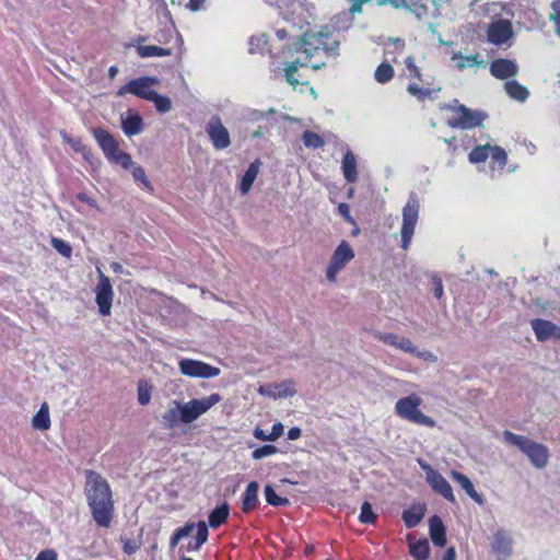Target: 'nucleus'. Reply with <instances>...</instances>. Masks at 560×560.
<instances>
[{"mask_svg":"<svg viewBox=\"0 0 560 560\" xmlns=\"http://www.w3.org/2000/svg\"><path fill=\"white\" fill-rule=\"evenodd\" d=\"M195 527L197 528L195 540L203 545L207 541L209 535L207 524L203 521H200L197 525H195Z\"/></svg>","mask_w":560,"mask_h":560,"instance_id":"56","label":"nucleus"},{"mask_svg":"<svg viewBox=\"0 0 560 560\" xmlns=\"http://www.w3.org/2000/svg\"><path fill=\"white\" fill-rule=\"evenodd\" d=\"M405 65L413 78H417L418 80L422 81L420 69L416 66L415 60L411 56L406 58Z\"/></svg>","mask_w":560,"mask_h":560,"instance_id":"57","label":"nucleus"},{"mask_svg":"<svg viewBox=\"0 0 560 560\" xmlns=\"http://www.w3.org/2000/svg\"><path fill=\"white\" fill-rule=\"evenodd\" d=\"M268 44V38L266 34H260L258 36H252L249 38V52H262Z\"/></svg>","mask_w":560,"mask_h":560,"instance_id":"43","label":"nucleus"},{"mask_svg":"<svg viewBox=\"0 0 560 560\" xmlns=\"http://www.w3.org/2000/svg\"><path fill=\"white\" fill-rule=\"evenodd\" d=\"M488 40L497 46L505 44L513 36L512 23L509 20H498L489 24Z\"/></svg>","mask_w":560,"mask_h":560,"instance_id":"13","label":"nucleus"},{"mask_svg":"<svg viewBox=\"0 0 560 560\" xmlns=\"http://www.w3.org/2000/svg\"><path fill=\"white\" fill-rule=\"evenodd\" d=\"M397 349H400L401 351L406 353H410L416 355L419 359H422L424 361L429 362H435L436 357L428 350H418V348L413 345V342L405 337H400Z\"/></svg>","mask_w":560,"mask_h":560,"instance_id":"28","label":"nucleus"},{"mask_svg":"<svg viewBox=\"0 0 560 560\" xmlns=\"http://www.w3.org/2000/svg\"><path fill=\"white\" fill-rule=\"evenodd\" d=\"M504 90L508 95L518 102H525L529 96V91L527 88L523 86L516 80H508L504 83Z\"/></svg>","mask_w":560,"mask_h":560,"instance_id":"32","label":"nucleus"},{"mask_svg":"<svg viewBox=\"0 0 560 560\" xmlns=\"http://www.w3.org/2000/svg\"><path fill=\"white\" fill-rule=\"evenodd\" d=\"M265 499L268 504L272 506H287L290 504V501L288 498L279 497L273 487L270 485H266L264 489Z\"/></svg>","mask_w":560,"mask_h":560,"instance_id":"38","label":"nucleus"},{"mask_svg":"<svg viewBox=\"0 0 560 560\" xmlns=\"http://www.w3.org/2000/svg\"><path fill=\"white\" fill-rule=\"evenodd\" d=\"M491 549L494 553L509 557L512 553V538L509 533L500 528L493 534Z\"/></svg>","mask_w":560,"mask_h":560,"instance_id":"17","label":"nucleus"},{"mask_svg":"<svg viewBox=\"0 0 560 560\" xmlns=\"http://www.w3.org/2000/svg\"><path fill=\"white\" fill-rule=\"evenodd\" d=\"M65 140L71 145V148L74 151L81 152L85 159H89V156L91 155V150L83 144L80 138L65 137Z\"/></svg>","mask_w":560,"mask_h":560,"instance_id":"54","label":"nucleus"},{"mask_svg":"<svg viewBox=\"0 0 560 560\" xmlns=\"http://www.w3.org/2000/svg\"><path fill=\"white\" fill-rule=\"evenodd\" d=\"M121 128L126 136L132 137L139 135L143 130V120L138 113L128 112L121 115Z\"/></svg>","mask_w":560,"mask_h":560,"instance_id":"22","label":"nucleus"},{"mask_svg":"<svg viewBox=\"0 0 560 560\" xmlns=\"http://www.w3.org/2000/svg\"><path fill=\"white\" fill-rule=\"evenodd\" d=\"M277 7L282 19L299 31L314 21L315 7L307 0H278Z\"/></svg>","mask_w":560,"mask_h":560,"instance_id":"4","label":"nucleus"},{"mask_svg":"<svg viewBox=\"0 0 560 560\" xmlns=\"http://www.w3.org/2000/svg\"><path fill=\"white\" fill-rule=\"evenodd\" d=\"M132 177L136 182H141L147 188H150V182L145 175V171L142 166L135 164L131 167Z\"/></svg>","mask_w":560,"mask_h":560,"instance_id":"55","label":"nucleus"},{"mask_svg":"<svg viewBox=\"0 0 560 560\" xmlns=\"http://www.w3.org/2000/svg\"><path fill=\"white\" fill-rule=\"evenodd\" d=\"M405 8L412 12L418 19L424 15L438 14L439 8L436 0H401Z\"/></svg>","mask_w":560,"mask_h":560,"instance_id":"15","label":"nucleus"},{"mask_svg":"<svg viewBox=\"0 0 560 560\" xmlns=\"http://www.w3.org/2000/svg\"><path fill=\"white\" fill-rule=\"evenodd\" d=\"M374 338L385 345L397 348L400 337L393 332H383L376 331L374 332Z\"/></svg>","mask_w":560,"mask_h":560,"instance_id":"49","label":"nucleus"},{"mask_svg":"<svg viewBox=\"0 0 560 560\" xmlns=\"http://www.w3.org/2000/svg\"><path fill=\"white\" fill-rule=\"evenodd\" d=\"M447 108L454 113L446 121L451 128L467 130L482 126V122L488 118V114L483 110L471 109L457 100H453L447 105Z\"/></svg>","mask_w":560,"mask_h":560,"instance_id":"5","label":"nucleus"},{"mask_svg":"<svg viewBox=\"0 0 560 560\" xmlns=\"http://www.w3.org/2000/svg\"><path fill=\"white\" fill-rule=\"evenodd\" d=\"M97 272L98 283L95 288V302L98 306L100 314L102 316H108L112 310L114 291L109 278L105 276L100 268H97Z\"/></svg>","mask_w":560,"mask_h":560,"instance_id":"10","label":"nucleus"},{"mask_svg":"<svg viewBox=\"0 0 560 560\" xmlns=\"http://www.w3.org/2000/svg\"><path fill=\"white\" fill-rule=\"evenodd\" d=\"M432 285H433V294H434V296L438 300H440L443 296V292H444L442 280L439 277L434 276L432 278Z\"/></svg>","mask_w":560,"mask_h":560,"instance_id":"59","label":"nucleus"},{"mask_svg":"<svg viewBox=\"0 0 560 560\" xmlns=\"http://www.w3.org/2000/svg\"><path fill=\"white\" fill-rule=\"evenodd\" d=\"M85 478L84 492L92 517L100 527L107 528L114 511L110 487L106 479L94 470H86Z\"/></svg>","mask_w":560,"mask_h":560,"instance_id":"1","label":"nucleus"},{"mask_svg":"<svg viewBox=\"0 0 560 560\" xmlns=\"http://www.w3.org/2000/svg\"><path fill=\"white\" fill-rule=\"evenodd\" d=\"M150 102L154 103L156 110L161 114H165L172 109V101L166 95H160L158 92L153 94Z\"/></svg>","mask_w":560,"mask_h":560,"instance_id":"42","label":"nucleus"},{"mask_svg":"<svg viewBox=\"0 0 560 560\" xmlns=\"http://www.w3.org/2000/svg\"><path fill=\"white\" fill-rule=\"evenodd\" d=\"M490 144L477 145L468 155V160L472 164L485 162L490 156Z\"/></svg>","mask_w":560,"mask_h":560,"instance_id":"39","label":"nucleus"},{"mask_svg":"<svg viewBox=\"0 0 560 560\" xmlns=\"http://www.w3.org/2000/svg\"><path fill=\"white\" fill-rule=\"evenodd\" d=\"M194 528H195L194 523H187L183 527L177 528L175 530V534L177 535V538L183 539V538L189 536L191 534V532L194 530Z\"/></svg>","mask_w":560,"mask_h":560,"instance_id":"60","label":"nucleus"},{"mask_svg":"<svg viewBox=\"0 0 560 560\" xmlns=\"http://www.w3.org/2000/svg\"><path fill=\"white\" fill-rule=\"evenodd\" d=\"M303 143L306 148L319 149L325 145L324 139L316 132L305 130L302 135Z\"/></svg>","mask_w":560,"mask_h":560,"instance_id":"40","label":"nucleus"},{"mask_svg":"<svg viewBox=\"0 0 560 560\" xmlns=\"http://www.w3.org/2000/svg\"><path fill=\"white\" fill-rule=\"evenodd\" d=\"M553 13L551 14V19L556 25V32L560 36V0H556L552 2Z\"/></svg>","mask_w":560,"mask_h":560,"instance_id":"58","label":"nucleus"},{"mask_svg":"<svg viewBox=\"0 0 560 560\" xmlns=\"http://www.w3.org/2000/svg\"><path fill=\"white\" fill-rule=\"evenodd\" d=\"M422 398L417 394H410L406 397L399 398L395 404V412L398 417L411 423L434 428L436 421L424 415L420 409Z\"/></svg>","mask_w":560,"mask_h":560,"instance_id":"6","label":"nucleus"},{"mask_svg":"<svg viewBox=\"0 0 560 560\" xmlns=\"http://www.w3.org/2000/svg\"><path fill=\"white\" fill-rule=\"evenodd\" d=\"M340 36H336L329 27H324L317 33L305 32L295 43V51H302L306 58H312L319 51L327 56L337 57L339 55Z\"/></svg>","mask_w":560,"mask_h":560,"instance_id":"2","label":"nucleus"},{"mask_svg":"<svg viewBox=\"0 0 560 560\" xmlns=\"http://www.w3.org/2000/svg\"><path fill=\"white\" fill-rule=\"evenodd\" d=\"M206 132L217 150L226 149L231 144L230 133L219 116L210 118L206 126Z\"/></svg>","mask_w":560,"mask_h":560,"instance_id":"12","label":"nucleus"},{"mask_svg":"<svg viewBox=\"0 0 560 560\" xmlns=\"http://www.w3.org/2000/svg\"><path fill=\"white\" fill-rule=\"evenodd\" d=\"M159 83V79L155 77H141L135 79L133 95L143 100L150 101L156 91L152 89L153 85Z\"/></svg>","mask_w":560,"mask_h":560,"instance_id":"20","label":"nucleus"},{"mask_svg":"<svg viewBox=\"0 0 560 560\" xmlns=\"http://www.w3.org/2000/svg\"><path fill=\"white\" fill-rule=\"evenodd\" d=\"M93 136L107 160H109L119 150L118 142L107 130L103 128H95L93 129Z\"/></svg>","mask_w":560,"mask_h":560,"instance_id":"16","label":"nucleus"},{"mask_svg":"<svg viewBox=\"0 0 560 560\" xmlns=\"http://www.w3.org/2000/svg\"><path fill=\"white\" fill-rule=\"evenodd\" d=\"M277 452H278V448L275 445L266 444V445H262V446L256 448L253 452L252 456L254 459L259 460L267 456H271V455L276 454Z\"/></svg>","mask_w":560,"mask_h":560,"instance_id":"52","label":"nucleus"},{"mask_svg":"<svg viewBox=\"0 0 560 560\" xmlns=\"http://www.w3.org/2000/svg\"><path fill=\"white\" fill-rule=\"evenodd\" d=\"M260 166L261 162L259 160H255L249 164L240 183V191L242 195H246L250 190L253 183L260 171Z\"/></svg>","mask_w":560,"mask_h":560,"instance_id":"30","label":"nucleus"},{"mask_svg":"<svg viewBox=\"0 0 560 560\" xmlns=\"http://www.w3.org/2000/svg\"><path fill=\"white\" fill-rule=\"evenodd\" d=\"M490 156L494 163H498L499 167L502 170L508 162V155L504 149L498 145H491Z\"/></svg>","mask_w":560,"mask_h":560,"instance_id":"48","label":"nucleus"},{"mask_svg":"<svg viewBox=\"0 0 560 560\" xmlns=\"http://www.w3.org/2000/svg\"><path fill=\"white\" fill-rule=\"evenodd\" d=\"M283 424L281 422H277L272 425L271 432L268 434V438H270V441H276L283 434Z\"/></svg>","mask_w":560,"mask_h":560,"instance_id":"61","label":"nucleus"},{"mask_svg":"<svg viewBox=\"0 0 560 560\" xmlns=\"http://www.w3.org/2000/svg\"><path fill=\"white\" fill-rule=\"evenodd\" d=\"M230 514V505L228 502H223L221 505L213 509L208 517L209 525L212 528H218L226 522Z\"/></svg>","mask_w":560,"mask_h":560,"instance_id":"33","label":"nucleus"},{"mask_svg":"<svg viewBox=\"0 0 560 560\" xmlns=\"http://www.w3.org/2000/svg\"><path fill=\"white\" fill-rule=\"evenodd\" d=\"M151 392L152 386H149L145 381L140 380L138 383V402L141 406H147L150 402Z\"/></svg>","mask_w":560,"mask_h":560,"instance_id":"46","label":"nucleus"},{"mask_svg":"<svg viewBox=\"0 0 560 560\" xmlns=\"http://www.w3.org/2000/svg\"><path fill=\"white\" fill-rule=\"evenodd\" d=\"M490 73L497 79L508 80L518 73V66L514 60L498 58L490 63Z\"/></svg>","mask_w":560,"mask_h":560,"instance_id":"14","label":"nucleus"},{"mask_svg":"<svg viewBox=\"0 0 560 560\" xmlns=\"http://www.w3.org/2000/svg\"><path fill=\"white\" fill-rule=\"evenodd\" d=\"M427 482L430 485L433 491L441 494L445 500L450 501L451 503L456 502L450 482L439 471L436 474H432Z\"/></svg>","mask_w":560,"mask_h":560,"instance_id":"18","label":"nucleus"},{"mask_svg":"<svg viewBox=\"0 0 560 560\" xmlns=\"http://www.w3.org/2000/svg\"><path fill=\"white\" fill-rule=\"evenodd\" d=\"M132 84H135V79H133V80H131V81H129V82H128L127 84H125L124 86H121V88L118 90L117 94H118L119 96H122V95H125V94H127V93L133 94V90H135V88H132V86H133Z\"/></svg>","mask_w":560,"mask_h":560,"instance_id":"64","label":"nucleus"},{"mask_svg":"<svg viewBox=\"0 0 560 560\" xmlns=\"http://www.w3.org/2000/svg\"><path fill=\"white\" fill-rule=\"evenodd\" d=\"M136 50L141 58L166 57L172 55V50L155 45H137Z\"/></svg>","mask_w":560,"mask_h":560,"instance_id":"34","label":"nucleus"},{"mask_svg":"<svg viewBox=\"0 0 560 560\" xmlns=\"http://www.w3.org/2000/svg\"><path fill=\"white\" fill-rule=\"evenodd\" d=\"M35 560H57V553L51 549H47L40 551L35 558Z\"/></svg>","mask_w":560,"mask_h":560,"instance_id":"63","label":"nucleus"},{"mask_svg":"<svg viewBox=\"0 0 560 560\" xmlns=\"http://www.w3.org/2000/svg\"><path fill=\"white\" fill-rule=\"evenodd\" d=\"M419 198L416 192H410L408 197V201L402 208V225H401V248L408 249L413 233L416 229V224L419 218Z\"/></svg>","mask_w":560,"mask_h":560,"instance_id":"7","label":"nucleus"},{"mask_svg":"<svg viewBox=\"0 0 560 560\" xmlns=\"http://www.w3.org/2000/svg\"><path fill=\"white\" fill-rule=\"evenodd\" d=\"M258 393L271 398H287L294 396L295 389L291 387L290 383L284 382L280 384L261 385L258 388Z\"/></svg>","mask_w":560,"mask_h":560,"instance_id":"19","label":"nucleus"},{"mask_svg":"<svg viewBox=\"0 0 560 560\" xmlns=\"http://www.w3.org/2000/svg\"><path fill=\"white\" fill-rule=\"evenodd\" d=\"M178 366L180 373L189 377L212 378L221 372L217 366L194 359H182Z\"/></svg>","mask_w":560,"mask_h":560,"instance_id":"11","label":"nucleus"},{"mask_svg":"<svg viewBox=\"0 0 560 560\" xmlns=\"http://www.w3.org/2000/svg\"><path fill=\"white\" fill-rule=\"evenodd\" d=\"M259 485L257 481H250L242 497V510L248 513L255 510L259 504L258 499Z\"/></svg>","mask_w":560,"mask_h":560,"instance_id":"25","label":"nucleus"},{"mask_svg":"<svg viewBox=\"0 0 560 560\" xmlns=\"http://www.w3.org/2000/svg\"><path fill=\"white\" fill-rule=\"evenodd\" d=\"M377 515L373 512L371 503L364 501L361 506L359 521L363 524H374Z\"/></svg>","mask_w":560,"mask_h":560,"instance_id":"45","label":"nucleus"},{"mask_svg":"<svg viewBox=\"0 0 560 560\" xmlns=\"http://www.w3.org/2000/svg\"><path fill=\"white\" fill-rule=\"evenodd\" d=\"M174 407L170 408L162 415L161 423L165 429H175L180 423H184V419L182 418V402L174 400Z\"/></svg>","mask_w":560,"mask_h":560,"instance_id":"23","label":"nucleus"},{"mask_svg":"<svg viewBox=\"0 0 560 560\" xmlns=\"http://www.w3.org/2000/svg\"><path fill=\"white\" fill-rule=\"evenodd\" d=\"M120 541L122 544L124 552L129 555V556L136 553L140 549V547H141V541L140 540H137V539H133V538H128L126 536H121L120 537Z\"/></svg>","mask_w":560,"mask_h":560,"instance_id":"51","label":"nucleus"},{"mask_svg":"<svg viewBox=\"0 0 560 560\" xmlns=\"http://www.w3.org/2000/svg\"><path fill=\"white\" fill-rule=\"evenodd\" d=\"M410 555L416 560H427L430 553V545L427 539L413 541L409 545Z\"/></svg>","mask_w":560,"mask_h":560,"instance_id":"37","label":"nucleus"},{"mask_svg":"<svg viewBox=\"0 0 560 560\" xmlns=\"http://www.w3.org/2000/svg\"><path fill=\"white\" fill-rule=\"evenodd\" d=\"M352 24L353 14L348 10L337 14L332 19L331 24L327 25L326 27H329V31L334 32L336 36H339L340 32L349 30Z\"/></svg>","mask_w":560,"mask_h":560,"instance_id":"29","label":"nucleus"},{"mask_svg":"<svg viewBox=\"0 0 560 560\" xmlns=\"http://www.w3.org/2000/svg\"><path fill=\"white\" fill-rule=\"evenodd\" d=\"M108 161H110L115 164H119L125 170H129L135 165V163L131 160L130 154H128L127 152H124L121 150H118L117 153H115Z\"/></svg>","mask_w":560,"mask_h":560,"instance_id":"47","label":"nucleus"},{"mask_svg":"<svg viewBox=\"0 0 560 560\" xmlns=\"http://www.w3.org/2000/svg\"><path fill=\"white\" fill-rule=\"evenodd\" d=\"M425 508L421 504L412 505L411 508L404 510L402 521L408 528L416 527L423 518Z\"/></svg>","mask_w":560,"mask_h":560,"instance_id":"31","label":"nucleus"},{"mask_svg":"<svg viewBox=\"0 0 560 560\" xmlns=\"http://www.w3.org/2000/svg\"><path fill=\"white\" fill-rule=\"evenodd\" d=\"M341 170L343 177L348 183L358 182L359 174L357 170V159L352 151L348 150L343 154Z\"/></svg>","mask_w":560,"mask_h":560,"instance_id":"27","label":"nucleus"},{"mask_svg":"<svg viewBox=\"0 0 560 560\" xmlns=\"http://www.w3.org/2000/svg\"><path fill=\"white\" fill-rule=\"evenodd\" d=\"M220 400V394L213 393L201 399H191L188 402H182V418L184 419V423H191L197 420Z\"/></svg>","mask_w":560,"mask_h":560,"instance_id":"8","label":"nucleus"},{"mask_svg":"<svg viewBox=\"0 0 560 560\" xmlns=\"http://www.w3.org/2000/svg\"><path fill=\"white\" fill-rule=\"evenodd\" d=\"M354 258V252L347 241H342L330 258L326 270V278L330 282H335L337 275L346 267V265Z\"/></svg>","mask_w":560,"mask_h":560,"instance_id":"9","label":"nucleus"},{"mask_svg":"<svg viewBox=\"0 0 560 560\" xmlns=\"http://www.w3.org/2000/svg\"><path fill=\"white\" fill-rule=\"evenodd\" d=\"M477 58L478 55L463 56L460 52H456L452 57L453 60H459V62L457 63V68L459 70L471 68L474 66L479 65Z\"/></svg>","mask_w":560,"mask_h":560,"instance_id":"44","label":"nucleus"},{"mask_svg":"<svg viewBox=\"0 0 560 560\" xmlns=\"http://www.w3.org/2000/svg\"><path fill=\"white\" fill-rule=\"evenodd\" d=\"M32 425L36 430L46 431L50 428L49 408L44 402L32 419Z\"/></svg>","mask_w":560,"mask_h":560,"instance_id":"35","label":"nucleus"},{"mask_svg":"<svg viewBox=\"0 0 560 560\" xmlns=\"http://www.w3.org/2000/svg\"><path fill=\"white\" fill-rule=\"evenodd\" d=\"M393 77H394V69L387 62L381 63L376 68L375 73H374L375 80L378 83H382V84L387 83L388 81H390L393 79Z\"/></svg>","mask_w":560,"mask_h":560,"instance_id":"41","label":"nucleus"},{"mask_svg":"<svg viewBox=\"0 0 560 560\" xmlns=\"http://www.w3.org/2000/svg\"><path fill=\"white\" fill-rule=\"evenodd\" d=\"M451 477L455 482H457L462 487V489L466 492V494L471 500H474L477 504L482 505L485 503V499H483L482 494H480L479 492L476 491L472 482L466 475H464L459 471H456V470H452Z\"/></svg>","mask_w":560,"mask_h":560,"instance_id":"21","label":"nucleus"},{"mask_svg":"<svg viewBox=\"0 0 560 560\" xmlns=\"http://www.w3.org/2000/svg\"><path fill=\"white\" fill-rule=\"evenodd\" d=\"M407 91L410 95L415 96L419 101L425 100H434L438 97L441 89H429V88H419L416 83H409L407 86Z\"/></svg>","mask_w":560,"mask_h":560,"instance_id":"36","label":"nucleus"},{"mask_svg":"<svg viewBox=\"0 0 560 560\" xmlns=\"http://www.w3.org/2000/svg\"><path fill=\"white\" fill-rule=\"evenodd\" d=\"M532 329L538 341H546L553 338L556 325L549 320L535 318L530 322Z\"/></svg>","mask_w":560,"mask_h":560,"instance_id":"26","label":"nucleus"},{"mask_svg":"<svg viewBox=\"0 0 560 560\" xmlns=\"http://www.w3.org/2000/svg\"><path fill=\"white\" fill-rule=\"evenodd\" d=\"M430 537L438 547H444L446 544L445 526L438 515H433L429 520Z\"/></svg>","mask_w":560,"mask_h":560,"instance_id":"24","label":"nucleus"},{"mask_svg":"<svg viewBox=\"0 0 560 560\" xmlns=\"http://www.w3.org/2000/svg\"><path fill=\"white\" fill-rule=\"evenodd\" d=\"M299 66H304V63H301L299 60H295V61L288 63L284 69L285 79L293 86H295L299 83V81L294 77L295 72L299 69Z\"/></svg>","mask_w":560,"mask_h":560,"instance_id":"53","label":"nucleus"},{"mask_svg":"<svg viewBox=\"0 0 560 560\" xmlns=\"http://www.w3.org/2000/svg\"><path fill=\"white\" fill-rule=\"evenodd\" d=\"M338 212L347 222H353V218L350 214V207L348 203L341 202L338 206Z\"/></svg>","mask_w":560,"mask_h":560,"instance_id":"62","label":"nucleus"},{"mask_svg":"<svg viewBox=\"0 0 560 560\" xmlns=\"http://www.w3.org/2000/svg\"><path fill=\"white\" fill-rule=\"evenodd\" d=\"M502 436L506 444L517 447L525 454L533 467L544 469L548 465L550 452L546 445L509 430L503 431Z\"/></svg>","mask_w":560,"mask_h":560,"instance_id":"3","label":"nucleus"},{"mask_svg":"<svg viewBox=\"0 0 560 560\" xmlns=\"http://www.w3.org/2000/svg\"><path fill=\"white\" fill-rule=\"evenodd\" d=\"M51 246L63 257L69 258L72 254V248L69 243L66 241L52 237L51 238Z\"/></svg>","mask_w":560,"mask_h":560,"instance_id":"50","label":"nucleus"}]
</instances>
